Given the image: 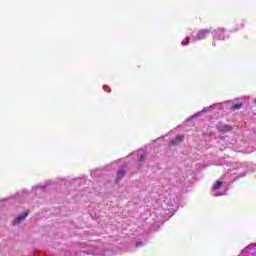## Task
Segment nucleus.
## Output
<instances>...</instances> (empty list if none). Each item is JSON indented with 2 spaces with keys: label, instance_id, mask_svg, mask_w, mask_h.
Segmentation results:
<instances>
[{
  "label": "nucleus",
  "instance_id": "nucleus-1",
  "mask_svg": "<svg viewBox=\"0 0 256 256\" xmlns=\"http://www.w3.org/2000/svg\"><path fill=\"white\" fill-rule=\"evenodd\" d=\"M211 29H201L197 32H192L191 36H187L184 41L181 42L182 47H187L190 43H197V41H203V39H207L209 35H211Z\"/></svg>",
  "mask_w": 256,
  "mask_h": 256
},
{
  "label": "nucleus",
  "instance_id": "nucleus-2",
  "mask_svg": "<svg viewBox=\"0 0 256 256\" xmlns=\"http://www.w3.org/2000/svg\"><path fill=\"white\" fill-rule=\"evenodd\" d=\"M226 193H227V182H223V181H217L211 190L212 197H221Z\"/></svg>",
  "mask_w": 256,
  "mask_h": 256
},
{
  "label": "nucleus",
  "instance_id": "nucleus-3",
  "mask_svg": "<svg viewBox=\"0 0 256 256\" xmlns=\"http://www.w3.org/2000/svg\"><path fill=\"white\" fill-rule=\"evenodd\" d=\"M92 255L94 256H113L115 251L111 249V246L99 245L92 249Z\"/></svg>",
  "mask_w": 256,
  "mask_h": 256
},
{
  "label": "nucleus",
  "instance_id": "nucleus-4",
  "mask_svg": "<svg viewBox=\"0 0 256 256\" xmlns=\"http://www.w3.org/2000/svg\"><path fill=\"white\" fill-rule=\"evenodd\" d=\"M211 33L214 41H226V39H229V32L225 28H216Z\"/></svg>",
  "mask_w": 256,
  "mask_h": 256
},
{
  "label": "nucleus",
  "instance_id": "nucleus-5",
  "mask_svg": "<svg viewBox=\"0 0 256 256\" xmlns=\"http://www.w3.org/2000/svg\"><path fill=\"white\" fill-rule=\"evenodd\" d=\"M256 253L255 245L251 244L247 246L244 250H242L239 256H253Z\"/></svg>",
  "mask_w": 256,
  "mask_h": 256
},
{
  "label": "nucleus",
  "instance_id": "nucleus-6",
  "mask_svg": "<svg viewBox=\"0 0 256 256\" xmlns=\"http://www.w3.org/2000/svg\"><path fill=\"white\" fill-rule=\"evenodd\" d=\"M28 215H29V212H24V213L20 214L18 217H16L12 221V226L15 227V225H20V223H23V221H25V219H27Z\"/></svg>",
  "mask_w": 256,
  "mask_h": 256
},
{
  "label": "nucleus",
  "instance_id": "nucleus-7",
  "mask_svg": "<svg viewBox=\"0 0 256 256\" xmlns=\"http://www.w3.org/2000/svg\"><path fill=\"white\" fill-rule=\"evenodd\" d=\"M137 156H138V161H139L138 169H139V171H141L143 161H145V159H147V153L145 152V150H139L137 152Z\"/></svg>",
  "mask_w": 256,
  "mask_h": 256
},
{
  "label": "nucleus",
  "instance_id": "nucleus-8",
  "mask_svg": "<svg viewBox=\"0 0 256 256\" xmlns=\"http://www.w3.org/2000/svg\"><path fill=\"white\" fill-rule=\"evenodd\" d=\"M217 131H220L221 133H229L231 131V126L223 123L216 124Z\"/></svg>",
  "mask_w": 256,
  "mask_h": 256
},
{
  "label": "nucleus",
  "instance_id": "nucleus-9",
  "mask_svg": "<svg viewBox=\"0 0 256 256\" xmlns=\"http://www.w3.org/2000/svg\"><path fill=\"white\" fill-rule=\"evenodd\" d=\"M49 185L48 182H44L43 184H39L35 187H32V191H34V193L36 195H39V191L40 193H43L45 191V188Z\"/></svg>",
  "mask_w": 256,
  "mask_h": 256
},
{
  "label": "nucleus",
  "instance_id": "nucleus-10",
  "mask_svg": "<svg viewBox=\"0 0 256 256\" xmlns=\"http://www.w3.org/2000/svg\"><path fill=\"white\" fill-rule=\"evenodd\" d=\"M125 173H126L125 166L120 167L117 172L116 183H119L121 181V179H123L125 177Z\"/></svg>",
  "mask_w": 256,
  "mask_h": 256
},
{
  "label": "nucleus",
  "instance_id": "nucleus-11",
  "mask_svg": "<svg viewBox=\"0 0 256 256\" xmlns=\"http://www.w3.org/2000/svg\"><path fill=\"white\" fill-rule=\"evenodd\" d=\"M211 109H223V104L216 103L214 105H210L202 110V113H207V111H211Z\"/></svg>",
  "mask_w": 256,
  "mask_h": 256
},
{
  "label": "nucleus",
  "instance_id": "nucleus-12",
  "mask_svg": "<svg viewBox=\"0 0 256 256\" xmlns=\"http://www.w3.org/2000/svg\"><path fill=\"white\" fill-rule=\"evenodd\" d=\"M183 139H185V136L178 135L175 139L170 141L169 145H180V143H183Z\"/></svg>",
  "mask_w": 256,
  "mask_h": 256
},
{
  "label": "nucleus",
  "instance_id": "nucleus-13",
  "mask_svg": "<svg viewBox=\"0 0 256 256\" xmlns=\"http://www.w3.org/2000/svg\"><path fill=\"white\" fill-rule=\"evenodd\" d=\"M241 107H243V103H237V104H234V105L232 106V109H233L234 111H239V109H241Z\"/></svg>",
  "mask_w": 256,
  "mask_h": 256
},
{
  "label": "nucleus",
  "instance_id": "nucleus-14",
  "mask_svg": "<svg viewBox=\"0 0 256 256\" xmlns=\"http://www.w3.org/2000/svg\"><path fill=\"white\" fill-rule=\"evenodd\" d=\"M145 244H146V242L137 241V242L135 243V247H136L137 249H139V247H144Z\"/></svg>",
  "mask_w": 256,
  "mask_h": 256
},
{
  "label": "nucleus",
  "instance_id": "nucleus-15",
  "mask_svg": "<svg viewBox=\"0 0 256 256\" xmlns=\"http://www.w3.org/2000/svg\"><path fill=\"white\" fill-rule=\"evenodd\" d=\"M201 112H197L196 114L191 116V119H194L195 117H200Z\"/></svg>",
  "mask_w": 256,
  "mask_h": 256
},
{
  "label": "nucleus",
  "instance_id": "nucleus-16",
  "mask_svg": "<svg viewBox=\"0 0 256 256\" xmlns=\"http://www.w3.org/2000/svg\"><path fill=\"white\" fill-rule=\"evenodd\" d=\"M0 207H5V200H0Z\"/></svg>",
  "mask_w": 256,
  "mask_h": 256
},
{
  "label": "nucleus",
  "instance_id": "nucleus-17",
  "mask_svg": "<svg viewBox=\"0 0 256 256\" xmlns=\"http://www.w3.org/2000/svg\"><path fill=\"white\" fill-rule=\"evenodd\" d=\"M213 47H217V43L214 41L212 42Z\"/></svg>",
  "mask_w": 256,
  "mask_h": 256
},
{
  "label": "nucleus",
  "instance_id": "nucleus-18",
  "mask_svg": "<svg viewBox=\"0 0 256 256\" xmlns=\"http://www.w3.org/2000/svg\"><path fill=\"white\" fill-rule=\"evenodd\" d=\"M254 103L256 104V99H254Z\"/></svg>",
  "mask_w": 256,
  "mask_h": 256
}]
</instances>
